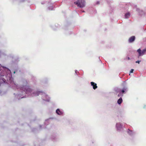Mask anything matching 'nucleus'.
<instances>
[{
	"label": "nucleus",
	"mask_w": 146,
	"mask_h": 146,
	"mask_svg": "<svg viewBox=\"0 0 146 146\" xmlns=\"http://www.w3.org/2000/svg\"><path fill=\"white\" fill-rule=\"evenodd\" d=\"M130 16V14L129 13H127L125 15V18H128Z\"/></svg>",
	"instance_id": "obj_9"
},
{
	"label": "nucleus",
	"mask_w": 146,
	"mask_h": 146,
	"mask_svg": "<svg viewBox=\"0 0 146 146\" xmlns=\"http://www.w3.org/2000/svg\"><path fill=\"white\" fill-rule=\"evenodd\" d=\"M121 95V93H120V94H119L118 95V97H119Z\"/></svg>",
	"instance_id": "obj_13"
},
{
	"label": "nucleus",
	"mask_w": 146,
	"mask_h": 146,
	"mask_svg": "<svg viewBox=\"0 0 146 146\" xmlns=\"http://www.w3.org/2000/svg\"><path fill=\"white\" fill-rule=\"evenodd\" d=\"M135 39V37L134 36H132L130 37L128 41L129 43H131L133 42Z\"/></svg>",
	"instance_id": "obj_4"
},
{
	"label": "nucleus",
	"mask_w": 146,
	"mask_h": 146,
	"mask_svg": "<svg viewBox=\"0 0 146 146\" xmlns=\"http://www.w3.org/2000/svg\"><path fill=\"white\" fill-rule=\"evenodd\" d=\"M74 3L78 7L81 8L84 7L85 5V2L84 0H78L77 2H75Z\"/></svg>",
	"instance_id": "obj_1"
},
{
	"label": "nucleus",
	"mask_w": 146,
	"mask_h": 146,
	"mask_svg": "<svg viewBox=\"0 0 146 146\" xmlns=\"http://www.w3.org/2000/svg\"><path fill=\"white\" fill-rule=\"evenodd\" d=\"M21 89L22 90L25 92L26 94H29V93H31L32 92L31 89L28 86H23Z\"/></svg>",
	"instance_id": "obj_2"
},
{
	"label": "nucleus",
	"mask_w": 146,
	"mask_h": 146,
	"mask_svg": "<svg viewBox=\"0 0 146 146\" xmlns=\"http://www.w3.org/2000/svg\"><path fill=\"white\" fill-rule=\"evenodd\" d=\"M56 113L58 115H60L61 114H62L61 112H60V111L59 109H57L56 110Z\"/></svg>",
	"instance_id": "obj_7"
},
{
	"label": "nucleus",
	"mask_w": 146,
	"mask_h": 146,
	"mask_svg": "<svg viewBox=\"0 0 146 146\" xmlns=\"http://www.w3.org/2000/svg\"><path fill=\"white\" fill-rule=\"evenodd\" d=\"M90 83L91 84V85L92 86H93V88L95 90L97 88V84L96 83L93 82H91Z\"/></svg>",
	"instance_id": "obj_5"
},
{
	"label": "nucleus",
	"mask_w": 146,
	"mask_h": 146,
	"mask_svg": "<svg viewBox=\"0 0 146 146\" xmlns=\"http://www.w3.org/2000/svg\"><path fill=\"white\" fill-rule=\"evenodd\" d=\"M140 61H136L135 62L136 63H138L139 64V62Z\"/></svg>",
	"instance_id": "obj_12"
},
{
	"label": "nucleus",
	"mask_w": 146,
	"mask_h": 146,
	"mask_svg": "<svg viewBox=\"0 0 146 146\" xmlns=\"http://www.w3.org/2000/svg\"><path fill=\"white\" fill-rule=\"evenodd\" d=\"M127 88H124L121 91V92L122 93H124L125 92H126L127 91Z\"/></svg>",
	"instance_id": "obj_8"
},
{
	"label": "nucleus",
	"mask_w": 146,
	"mask_h": 146,
	"mask_svg": "<svg viewBox=\"0 0 146 146\" xmlns=\"http://www.w3.org/2000/svg\"><path fill=\"white\" fill-rule=\"evenodd\" d=\"M118 124H116V127H117V129H119V128L118 127Z\"/></svg>",
	"instance_id": "obj_14"
},
{
	"label": "nucleus",
	"mask_w": 146,
	"mask_h": 146,
	"mask_svg": "<svg viewBox=\"0 0 146 146\" xmlns=\"http://www.w3.org/2000/svg\"><path fill=\"white\" fill-rule=\"evenodd\" d=\"M122 98H120L118 100H117V103L119 104H121L122 102Z\"/></svg>",
	"instance_id": "obj_6"
},
{
	"label": "nucleus",
	"mask_w": 146,
	"mask_h": 146,
	"mask_svg": "<svg viewBox=\"0 0 146 146\" xmlns=\"http://www.w3.org/2000/svg\"><path fill=\"white\" fill-rule=\"evenodd\" d=\"M134 70L133 69H132L130 71V73H132L133 72Z\"/></svg>",
	"instance_id": "obj_10"
},
{
	"label": "nucleus",
	"mask_w": 146,
	"mask_h": 146,
	"mask_svg": "<svg viewBox=\"0 0 146 146\" xmlns=\"http://www.w3.org/2000/svg\"><path fill=\"white\" fill-rule=\"evenodd\" d=\"M82 12H84V11H82Z\"/></svg>",
	"instance_id": "obj_15"
},
{
	"label": "nucleus",
	"mask_w": 146,
	"mask_h": 146,
	"mask_svg": "<svg viewBox=\"0 0 146 146\" xmlns=\"http://www.w3.org/2000/svg\"><path fill=\"white\" fill-rule=\"evenodd\" d=\"M137 52L139 54V56L143 55L146 52V48L143 50L142 51L140 49H139L137 50Z\"/></svg>",
	"instance_id": "obj_3"
},
{
	"label": "nucleus",
	"mask_w": 146,
	"mask_h": 146,
	"mask_svg": "<svg viewBox=\"0 0 146 146\" xmlns=\"http://www.w3.org/2000/svg\"><path fill=\"white\" fill-rule=\"evenodd\" d=\"M126 59H127L128 60H130V58L129 57H127L126 58Z\"/></svg>",
	"instance_id": "obj_11"
}]
</instances>
